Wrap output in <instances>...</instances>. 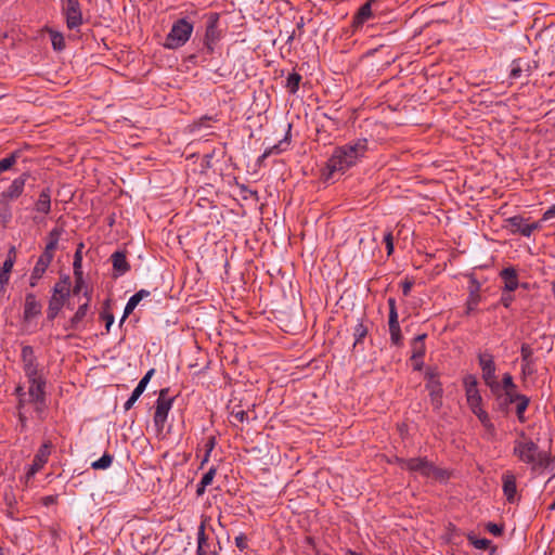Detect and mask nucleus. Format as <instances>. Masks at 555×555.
Returning <instances> with one entry per match:
<instances>
[{
    "instance_id": "1",
    "label": "nucleus",
    "mask_w": 555,
    "mask_h": 555,
    "mask_svg": "<svg viewBox=\"0 0 555 555\" xmlns=\"http://www.w3.org/2000/svg\"><path fill=\"white\" fill-rule=\"evenodd\" d=\"M367 152V140L358 139L334 149L333 154L321 170V179L328 182L336 173L344 175L354 166Z\"/></svg>"
},
{
    "instance_id": "2",
    "label": "nucleus",
    "mask_w": 555,
    "mask_h": 555,
    "mask_svg": "<svg viewBox=\"0 0 555 555\" xmlns=\"http://www.w3.org/2000/svg\"><path fill=\"white\" fill-rule=\"evenodd\" d=\"M519 439L514 441L513 454L522 463L531 466L532 470L546 468L551 463V455L546 451H541L539 446L527 437L521 430Z\"/></svg>"
},
{
    "instance_id": "3",
    "label": "nucleus",
    "mask_w": 555,
    "mask_h": 555,
    "mask_svg": "<svg viewBox=\"0 0 555 555\" xmlns=\"http://www.w3.org/2000/svg\"><path fill=\"white\" fill-rule=\"evenodd\" d=\"M194 26L191 22L186 18H179L172 24L170 31L166 36L164 47L175 50L184 46L189 41Z\"/></svg>"
},
{
    "instance_id": "4",
    "label": "nucleus",
    "mask_w": 555,
    "mask_h": 555,
    "mask_svg": "<svg viewBox=\"0 0 555 555\" xmlns=\"http://www.w3.org/2000/svg\"><path fill=\"white\" fill-rule=\"evenodd\" d=\"M440 374L437 367L429 366L425 371V388L428 390L430 404L435 411H439L442 406L443 389L440 383Z\"/></svg>"
},
{
    "instance_id": "5",
    "label": "nucleus",
    "mask_w": 555,
    "mask_h": 555,
    "mask_svg": "<svg viewBox=\"0 0 555 555\" xmlns=\"http://www.w3.org/2000/svg\"><path fill=\"white\" fill-rule=\"evenodd\" d=\"M478 361L486 385L491 389L493 393H496L500 390V384L498 383L495 376V363L493 356L487 351L479 353Z\"/></svg>"
},
{
    "instance_id": "6",
    "label": "nucleus",
    "mask_w": 555,
    "mask_h": 555,
    "mask_svg": "<svg viewBox=\"0 0 555 555\" xmlns=\"http://www.w3.org/2000/svg\"><path fill=\"white\" fill-rule=\"evenodd\" d=\"M61 3L67 28L70 30L78 29L83 23L79 0H61Z\"/></svg>"
},
{
    "instance_id": "7",
    "label": "nucleus",
    "mask_w": 555,
    "mask_h": 555,
    "mask_svg": "<svg viewBox=\"0 0 555 555\" xmlns=\"http://www.w3.org/2000/svg\"><path fill=\"white\" fill-rule=\"evenodd\" d=\"M172 401L173 398L169 397L168 388H164L159 391L154 413V424L158 430H162L164 428L168 413L172 405Z\"/></svg>"
},
{
    "instance_id": "8",
    "label": "nucleus",
    "mask_w": 555,
    "mask_h": 555,
    "mask_svg": "<svg viewBox=\"0 0 555 555\" xmlns=\"http://www.w3.org/2000/svg\"><path fill=\"white\" fill-rule=\"evenodd\" d=\"M397 463L401 468L413 473H420L423 476H430L434 465L426 457L397 459Z\"/></svg>"
},
{
    "instance_id": "9",
    "label": "nucleus",
    "mask_w": 555,
    "mask_h": 555,
    "mask_svg": "<svg viewBox=\"0 0 555 555\" xmlns=\"http://www.w3.org/2000/svg\"><path fill=\"white\" fill-rule=\"evenodd\" d=\"M30 173L28 171L23 172L21 176L15 178L11 184L0 194L1 203H11L17 199L24 192L25 183L29 179Z\"/></svg>"
},
{
    "instance_id": "10",
    "label": "nucleus",
    "mask_w": 555,
    "mask_h": 555,
    "mask_svg": "<svg viewBox=\"0 0 555 555\" xmlns=\"http://www.w3.org/2000/svg\"><path fill=\"white\" fill-rule=\"evenodd\" d=\"M219 14L212 13L207 22L204 46L209 54L214 53L215 44L220 39V30L218 29Z\"/></svg>"
},
{
    "instance_id": "11",
    "label": "nucleus",
    "mask_w": 555,
    "mask_h": 555,
    "mask_svg": "<svg viewBox=\"0 0 555 555\" xmlns=\"http://www.w3.org/2000/svg\"><path fill=\"white\" fill-rule=\"evenodd\" d=\"M52 449L50 441L44 442L34 456L33 464L26 473V478H33L48 462Z\"/></svg>"
},
{
    "instance_id": "12",
    "label": "nucleus",
    "mask_w": 555,
    "mask_h": 555,
    "mask_svg": "<svg viewBox=\"0 0 555 555\" xmlns=\"http://www.w3.org/2000/svg\"><path fill=\"white\" fill-rule=\"evenodd\" d=\"M21 357L27 378L39 376L38 363L33 347L24 346L22 348Z\"/></svg>"
},
{
    "instance_id": "13",
    "label": "nucleus",
    "mask_w": 555,
    "mask_h": 555,
    "mask_svg": "<svg viewBox=\"0 0 555 555\" xmlns=\"http://www.w3.org/2000/svg\"><path fill=\"white\" fill-rule=\"evenodd\" d=\"M28 382L30 384L28 393L29 397L31 398V401L43 404L46 401V378L39 375L33 378H28Z\"/></svg>"
},
{
    "instance_id": "14",
    "label": "nucleus",
    "mask_w": 555,
    "mask_h": 555,
    "mask_svg": "<svg viewBox=\"0 0 555 555\" xmlns=\"http://www.w3.org/2000/svg\"><path fill=\"white\" fill-rule=\"evenodd\" d=\"M495 396V402H496V410L500 411L503 414H507L509 409V404H513L517 401L515 397H519L521 393H518L517 390H508L501 392L500 390L496 393H493Z\"/></svg>"
},
{
    "instance_id": "15",
    "label": "nucleus",
    "mask_w": 555,
    "mask_h": 555,
    "mask_svg": "<svg viewBox=\"0 0 555 555\" xmlns=\"http://www.w3.org/2000/svg\"><path fill=\"white\" fill-rule=\"evenodd\" d=\"M155 373V370L154 369H151L146 372V374L142 377V379L139 382V384L137 385V387L134 388V390L132 391L130 398L125 402L124 404V409L125 411H129L133 405L134 403L137 402V400L140 398V396L143 393V391L145 390L150 379L152 378V376L154 375Z\"/></svg>"
},
{
    "instance_id": "16",
    "label": "nucleus",
    "mask_w": 555,
    "mask_h": 555,
    "mask_svg": "<svg viewBox=\"0 0 555 555\" xmlns=\"http://www.w3.org/2000/svg\"><path fill=\"white\" fill-rule=\"evenodd\" d=\"M111 261L114 269V278L121 276L130 271V264L127 261L126 251L117 250L112 254Z\"/></svg>"
},
{
    "instance_id": "17",
    "label": "nucleus",
    "mask_w": 555,
    "mask_h": 555,
    "mask_svg": "<svg viewBox=\"0 0 555 555\" xmlns=\"http://www.w3.org/2000/svg\"><path fill=\"white\" fill-rule=\"evenodd\" d=\"M85 297L86 301L78 307L77 311L69 320L68 325L65 327L66 330H77L83 318L87 315L89 304L91 300V291H86Z\"/></svg>"
},
{
    "instance_id": "18",
    "label": "nucleus",
    "mask_w": 555,
    "mask_h": 555,
    "mask_svg": "<svg viewBox=\"0 0 555 555\" xmlns=\"http://www.w3.org/2000/svg\"><path fill=\"white\" fill-rule=\"evenodd\" d=\"M52 260L53 259L48 256L42 254L40 255L30 274L29 285L31 287L37 285L38 281L42 278Z\"/></svg>"
},
{
    "instance_id": "19",
    "label": "nucleus",
    "mask_w": 555,
    "mask_h": 555,
    "mask_svg": "<svg viewBox=\"0 0 555 555\" xmlns=\"http://www.w3.org/2000/svg\"><path fill=\"white\" fill-rule=\"evenodd\" d=\"M500 278L504 282V292H514L519 286L517 270L513 267L504 268L500 272Z\"/></svg>"
},
{
    "instance_id": "20",
    "label": "nucleus",
    "mask_w": 555,
    "mask_h": 555,
    "mask_svg": "<svg viewBox=\"0 0 555 555\" xmlns=\"http://www.w3.org/2000/svg\"><path fill=\"white\" fill-rule=\"evenodd\" d=\"M41 304L34 293H27L24 305V320L28 321L41 313Z\"/></svg>"
},
{
    "instance_id": "21",
    "label": "nucleus",
    "mask_w": 555,
    "mask_h": 555,
    "mask_svg": "<svg viewBox=\"0 0 555 555\" xmlns=\"http://www.w3.org/2000/svg\"><path fill=\"white\" fill-rule=\"evenodd\" d=\"M503 492L509 503L515 502L517 495L516 477L513 473L506 472L502 476Z\"/></svg>"
},
{
    "instance_id": "22",
    "label": "nucleus",
    "mask_w": 555,
    "mask_h": 555,
    "mask_svg": "<svg viewBox=\"0 0 555 555\" xmlns=\"http://www.w3.org/2000/svg\"><path fill=\"white\" fill-rule=\"evenodd\" d=\"M63 232H64V229L61 227H55L49 232L48 237H47L48 242H47V245L44 247L42 255L48 256L53 259L54 251L57 248V244H59V241H60Z\"/></svg>"
},
{
    "instance_id": "23",
    "label": "nucleus",
    "mask_w": 555,
    "mask_h": 555,
    "mask_svg": "<svg viewBox=\"0 0 555 555\" xmlns=\"http://www.w3.org/2000/svg\"><path fill=\"white\" fill-rule=\"evenodd\" d=\"M15 247H11V249L8 253V257L2 263V267L0 268V285L3 287L9 283L10 280V273L13 269L14 262H15Z\"/></svg>"
},
{
    "instance_id": "24",
    "label": "nucleus",
    "mask_w": 555,
    "mask_h": 555,
    "mask_svg": "<svg viewBox=\"0 0 555 555\" xmlns=\"http://www.w3.org/2000/svg\"><path fill=\"white\" fill-rule=\"evenodd\" d=\"M374 0H370L362 4L358 12L354 14L352 20V27L359 28L361 27L371 16H372V2Z\"/></svg>"
},
{
    "instance_id": "25",
    "label": "nucleus",
    "mask_w": 555,
    "mask_h": 555,
    "mask_svg": "<svg viewBox=\"0 0 555 555\" xmlns=\"http://www.w3.org/2000/svg\"><path fill=\"white\" fill-rule=\"evenodd\" d=\"M150 296V292L146 291V289H140L139 292H137L134 295H132L126 307H125V311H124V315L120 320V324H122L125 322V320L128 318L129 314L132 313V311L135 309V307L139 305V302L143 299V298H146Z\"/></svg>"
},
{
    "instance_id": "26",
    "label": "nucleus",
    "mask_w": 555,
    "mask_h": 555,
    "mask_svg": "<svg viewBox=\"0 0 555 555\" xmlns=\"http://www.w3.org/2000/svg\"><path fill=\"white\" fill-rule=\"evenodd\" d=\"M511 231L513 233H519L522 236L529 237V233H527L529 228V223H526V219L522 216H513L506 220Z\"/></svg>"
},
{
    "instance_id": "27",
    "label": "nucleus",
    "mask_w": 555,
    "mask_h": 555,
    "mask_svg": "<svg viewBox=\"0 0 555 555\" xmlns=\"http://www.w3.org/2000/svg\"><path fill=\"white\" fill-rule=\"evenodd\" d=\"M35 209L38 212L48 215L51 210V192L49 188L43 189L35 204Z\"/></svg>"
},
{
    "instance_id": "28",
    "label": "nucleus",
    "mask_w": 555,
    "mask_h": 555,
    "mask_svg": "<svg viewBox=\"0 0 555 555\" xmlns=\"http://www.w3.org/2000/svg\"><path fill=\"white\" fill-rule=\"evenodd\" d=\"M426 334H420L417 335L411 343V347H412V356H411V360H420V358H424L425 356V352H426V347H425V338H426Z\"/></svg>"
},
{
    "instance_id": "29",
    "label": "nucleus",
    "mask_w": 555,
    "mask_h": 555,
    "mask_svg": "<svg viewBox=\"0 0 555 555\" xmlns=\"http://www.w3.org/2000/svg\"><path fill=\"white\" fill-rule=\"evenodd\" d=\"M70 295V280L69 276H65L60 280L53 287L52 296H56L63 299H67Z\"/></svg>"
},
{
    "instance_id": "30",
    "label": "nucleus",
    "mask_w": 555,
    "mask_h": 555,
    "mask_svg": "<svg viewBox=\"0 0 555 555\" xmlns=\"http://www.w3.org/2000/svg\"><path fill=\"white\" fill-rule=\"evenodd\" d=\"M65 301H66V299H63V298H60L56 296H51V298L49 300V307L47 310L48 320L52 321L56 318V315L59 314V312L65 305Z\"/></svg>"
},
{
    "instance_id": "31",
    "label": "nucleus",
    "mask_w": 555,
    "mask_h": 555,
    "mask_svg": "<svg viewBox=\"0 0 555 555\" xmlns=\"http://www.w3.org/2000/svg\"><path fill=\"white\" fill-rule=\"evenodd\" d=\"M205 521H202L197 532V555H207L208 537L205 533Z\"/></svg>"
},
{
    "instance_id": "32",
    "label": "nucleus",
    "mask_w": 555,
    "mask_h": 555,
    "mask_svg": "<svg viewBox=\"0 0 555 555\" xmlns=\"http://www.w3.org/2000/svg\"><path fill=\"white\" fill-rule=\"evenodd\" d=\"M515 399H517V401L515 402V404H516L515 410H516L517 418L520 423H525L527 421L525 417V412L529 406L530 399L525 395L515 397Z\"/></svg>"
},
{
    "instance_id": "33",
    "label": "nucleus",
    "mask_w": 555,
    "mask_h": 555,
    "mask_svg": "<svg viewBox=\"0 0 555 555\" xmlns=\"http://www.w3.org/2000/svg\"><path fill=\"white\" fill-rule=\"evenodd\" d=\"M22 156V151L16 150L9 154L7 157L0 160V173L7 170L12 169V167L17 163V160Z\"/></svg>"
},
{
    "instance_id": "34",
    "label": "nucleus",
    "mask_w": 555,
    "mask_h": 555,
    "mask_svg": "<svg viewBox=\"0 0 555 555\" xmlns=\"http://www.w3.org/2000/svg\"><path fill=\"white\" fill-rule=\"evenodd\" d=\"M473 413L478 417V420L481 422V424L488 431L494 433V425L491 422L487 411H485L482 408H478L477 410L473 411Z\"/></svg>"
},
{
    "instance_id": "35",
    "label": "nucleus",
    "mask_w": 555,
    "mask_h": 555,
    "mask_svg": "<svg viewBox=\"0 0 555 555\" xmlns=\"http://www.w3.org/2000/svg\"><path fill=\"white\" fill-rule=\"evenodd\" d=\"M301 79V75L296 72L288 75L286 79V88L289 93L295 94L298 91Z\"/></svg>"
},
{
    "instance_id": "36",
    "label": "nucleus",
    "mask_w": 555,
    "mask_h": 555,
    "mask_svg": "<svg viewBox=\"0 0 555 555\" xmlns=\"http://www.w3.org/2000/svg\"><path fill=\"white\" fill-rule=\"evenodd\" d=\"M388 326H389L391 344L395 346H398V347L401 346L403 337L401 334L400 324L392 323V324H388Z\"/></svg>"
},
{
    "instance_id": "37",
    "label": "nucleus",
    "mask_w": 555,
    "mask_h": 555,
    "mask_svg": "<svg viewBox=\"0 0 555 555\" xmlns=\"http://www.w3.org/2000/svg\"><path fill=\"white\" fill-rule=\"evenodd\" d=\"M478 288L479 286H477L476 289L470 291L469 293L468 299L466 301V314H470L476 309L480 301Z\"/></svg>"
},
{
    "instance_id": "38",
    "label": "nucleus",
    "mask_w": 555,
    "mask_h": 555,
    "mask_svg": "<svg viewBox=\"0 0 555 555\" xmlns=\"http://www.w3.org/2000/svg\"><path fill=\"white\" fill-rule=\"evenodd\" d=\"M369 328L363 324L362 321H359L353 328L354 344L357 346L359 343L363 340V338L367 335Z\"/></svg>"
},
{
    "instance_id": "39",
    "label": "nucleus",
    "mask_w": 555,
    "mask_h": 555,
    "mask_svg": "<svg viewBox=\"0 0 555 555\" xmlns=\"http://www.w3.org/2000/svg\"><path fill=\"white\" fill-rule=\"evenodd\" d=\"M113 463V456L108 453H104L99 460L91 464L93 469H106Z\"/></svg>"
},
{
    "instance_id": "40",
    "label": "nucleus",
    "mask_w": 555,
    "mask_h": 555,
    "mask_svg": "<svg viewBox=\"0 0 555 555\" xmlns=\"http://www.w3.org/2000/svg\"><path fill=\"white\" fill-rule=\"evenodd\" d=\"M387 304L389 307L388 324L399 323L396 299L392 297H389L387 300Z\"/></svg>"
},
{
    "instance_id": "41",
    "label": "nucleus",
    "mask_w": 555,
    "mask_h": 555,
    "mask_svg": "<svg viewBox=\"0 0 555 555\" xmlns=\"http://www.w3.org/2000/svg\"><path fill=\"white\" fill-rule=\"evenodd\" d=\"M291 127H292V126H291V125H288V131H287V133H286V135H285L284 140L280 141V143H279V144L273 145L272 147H270V149L266 150V151H264V153L259 157V162H261V160H263L264 158L269 157L272 153H280V152H281V149H280L281 144H282L283 142L288 141V139H289V131H291Z\"/></svg>"
},
{
    "instance_id": "42",
    "label": "nucleus",
    "mask_w": 555,
    "mask_h": 555,
    "mask_svg": "<svg viewBox=\"0 0 555 555\" xmlns=\"http://www.w3.org/2000/svg\"><path fill=\"white\" fill-rule=\"evenodd\" d=\"M51 42L54 50L61 51L65 47L64 36L57 31H51Z\"/></svg>"
},
{
    "instance_id": "43",
    "label": "nucleus",
    "mask_w": 555,
    "mask_h": 555,
    "mask_svg": "<svg viewBox=\"0 0 555 555\" xmlns=\"http://www.w3.org/2000/svg\"><path fill=\"white\" fill-rule=\"evenodd\" d=\"M468 541L478 550H486L490 546L491 541L488 539H478L474 534H468Z\"/></svg>"
},
{
    "instance_id": "44",
    "label": "nucleus",
    "mask_w": 555,
    "mask_h": 555,
    "mask_svg": "<svg viewBox=\"0 0 555 555\" xmlns=\"http://www.w3.org/2000/svg\"><path fill=\"white\" fill-rule=\"evenodd\" d=\"M74 276H75V285L72 289L73 295L79 294L83 288H86L85 292L89 291L85 285L82 272H74Z\"/></svg>"
},
{
    "instance_id": "45",
    "label": "nucleus",
    "mask_w": 555,
    "mask_h": 555,
    "mask_svg": "<svg viewBox=\"0 0 555 555\" xmlns=\"http://www.w3.org/2000/svg\"><path fill=\"white\" fill-rule=\"evenodd\" d=\"M82 248H83V244H82V243H80V244L78 245L77 250L75 251V255H74V262H73L74 272H82V271H81V263H82Z\"/></svg>"
},
{
    "instance_id": "46",
    "label": "nucleus",
    "mask_w": 555,
    "mask_h": 555,
    "mask_svg": "<svg viewBox=\"0 0 555 555\" xmlns=\"http://www.w3.org/2000/svg\"><path fill=\"white\" fill-rule=\"evenodd\" d=\"M503 388L504 391L508 390H517V386L514 383L513 376L509 373H505L502 378V385L500 388Z\"/></svg>"
},
{
    "instance_id": "47",
    "label": "nucleus",
    "mask_w": 555,
    "mask_h": 555,
    "mask_svg": "<svg viewBox=\"0 0 555 555\" xmlns=\"http://www.w3.org/2000/svg\"><path fill=\"white\" fill-rule=\"evenodd\" d=\"M521 362L532 363L533 349L529 344H522L520 348Z\"/></svg>"
},
{
    "instance_id": "48",
    "label": "nucleus",
    "mask_w": 555,
    "mask_h": 555,
    "mask_svg": "<svg viewBox=\"0 0 555 555\" xmlns=\"http://www.w3.org/2000/svg\"><path fill=\"white\" fill-rule=\"evenodd\" d=\"M215 446H216V437L215 436L208 437L207 441L205 443L206 453H205V456H204V459L202 461V464H204L205 462L208 461L210 452L214 450Z\"/></svg>"
},
{
    "instance_id": "49",
    "label": "nucleus",
    "mask_w": 555,
    "mask_h": 555,
    "mask_svg": "<svg viewBox=\"0 0 555 555\" xmlns=\"http://www.w3.org/2000/svg\"><path fill=\"white\" fill-rule=\"evenodd\" d=\"M384 243L386 245L387 255L390 256L393 253V236L391 231L385 233Z\"/></svg>"
},
{
    "instance_id": "50",
    "label": "nucleus",
    "mask_w": 555,
    "mask_h": 555,
    "mask_svg": "<svg viewBox=\"0 0 555 555\" xmlns=\"http://www.w3.org/2000/svg\"><path fill=\"white\" fill-rule=\"evenodd\" d=\"M521 74H522V68L519 64V61H514L512 64L509 77L512 79H518L521 76Z\"/></svg>"
},
{
    "instance_id": "51",
    "label": "nucleus",
    "mask_w": 555,
    "mask_h": 555,
    "mask_svg": "<svg viewBox=\"0 0 555 555\" xmlns=\"http://www.w3.org/2000/svg\"><path fill=\"white\" fill-rule=\"evenodd\" d=\"M513 300H514V296L512 295V292L503 291L501 299H500L501 305L508 309L511 307Z\"/></svg>"
},
{
    "instance_id": "52",
    "label": "nucleus",
    "mask_w": 555,
    "mask_h": 555,
    "mask_svg": "<svg viewBox=\"0 0 555 555\" xmlns=\"http://www.w3.org/2000/svg\"><path fill=\"white\" fill-rule=\"evenodd\" d=\"M486 528L493 535H501L504 530L503 525H498L494 522H488Z\"/></svg>"
},
{
    "instance_id": "53",
    "label": "nucleus",
    "mask_w": 555,
    "mask_h": 555,
    "mask_svg": "<svg viewBox=\"0 0 555 555\" xmlns=\"http://www.w3.org/2000/svg\"><path fill=\"white\" fill-rule=\"evenodd\" d=\"M101 319L105 321L106 333H108L112 324L114 323V315H113V313H111L108 311H103L101 313Z\"/></svg>"
},
{
    "instance_id": "54",
    "label": "nucleus",
    "mask_w": 555,
    "mask_h": 555,
    "mask_svg": "<svg viewBox=\"0 0 555 555\" xmlns=\"http://www.w3.org/2000/svg\"><path fill=\"white\" fill-rule=\"evenodd\" d=\"M231 416H232L235 421H237V422H240V423H243V422H245V421H248V414H247V412H246V411H244V410H237V411L233 410V411H232V413H231Z\"/></svg>"
},
{
    "instance_id": "55",
    "label": "nucleus",
    "mask_w": 555,
    "mask_h": 555,
    "mask_svg": "<svg viewBox=\"0 0 555 555\" xmlns=\"http://www.w3.org/2000/svg\"><path fill=\"white\" fill-rule=\"evenodd\" d=\"M216 475V468L211 467L207 473L202 477L201 482L203 486H209L212 482V479Z\"/></svg>"
},
{
    "instance_id": "56",
    "label": "nucleus",
    "mask_w": 555,
    "mask_h": 555,
    "mask_svg": "<svg viewBox=\"0 0 555 555\" xmlns=\"http://www.w3.org/2000/svg\"><path fill=\"white\" fill-rule=\"evenodd\" d=\"M467 403H468V406L470 408V410L473 412V411L477 410L478 408H482L481 406L482 398H481V396L474 397V398H468L467 399Z\"/></svg>"
},
{
    "instance_id": "57",
    "label": "nucleus",
    "mask_w": 555,
    "mask_h": 555,
    "mask_svg": "<svg viewBox=\"0 0 555 555\" xmlns=\"http://www.w3.org/2000/svg\"><path fill=\"white\" fill-rule=\"evenodd\" d=\"M247 538L245 534L241 533L235 538V545L241 551L245 550L247 547Z\"/></svg>"
},
{
    "instance_id": "58",
    "label": "nucleus",
    "mask_w": 555,
    "mask_h": 555,
    "mask_svg": "<svg viewBox=\"0 0 555 555\" xmlns=\"http://www.w3.org/2000/svg\"><path fill=\"white\" fill-rule=\"evenodd\" d=\"M413 284L414 282L410 279H405L403 282H402V293L404 296H409L410 295V292L413 287Z\"/></svg>"
},
{
    "instance_id": "59",
    "label": "nucleus",
    "mask_w": 555,
    "mask_h": 555,
    "mask_svg": "<svg viewBox=\"0 0 555 555\" xmlns=\"http://www.w3.org/2000/svg\"><path fill=\"white\" fill-rule=\"evenodd\" d=\"M477 378L474 375H468L464 378L465 388L477 387Z\"/></svg>"
},
{
    "instance_id": "60",
    "label": "nucleus",
    "mask_w": 555,
    "mask_h": 555,
    "mask_svg": "<svg viewBox=\"0 0 555 555\" xmlns=\"http://www.w3.org/2000/svg\"><path fill=\"white\" fill-rule=\"evenodd\" d=\"M544 220H539L537 222H532V223H529V228L527 229V233H529V235H531L534 231L537 230H540L542 228V222Z\"/></svg>"
},
{
    "instance_id": "61",
    "label": "nucleus",
    "mask_w": 555,
    "mask_h": 555,
    "mask_svg": "<svg viewBox=\"0 0 555 555\" xmlns=\"http://www.w3.org/2000/svg\"><path fill=\"white\" fill-rule=\"evenodd\" d=\"M553 218H555V204L543 214L542 220H550Z\"/></svg>"
},
{
    "instance_id": "62",
    "label": "nucleus",
    "mask_w": 555,
    "mask_h": 555,
    "mask_svg": "<svg viewBox=\"0 0 555 555\" xmlns=\"http://www.w3.org/2000/svg\"><path fill=\"white\" fill-rule=\"evenodd\" d=\"M56 502H57V496L56 495H47V496L42 498V504L44 506L56 504Z\"/></svg>"
},
{
    "instance_id": "63",
    "label": "nucleus",
    "mask_w": 555,
    "mask_h": 555,
    "mask_svg": "<svg viewBox=\"0 0 555 555\" xmlns=\"http://www.w3.org/2000/svg\"><path fill=\"white\" fill-rule=\"evenodd\" d=\"M466 390V398H474L480 396L477 387H467Z\"/></svg>"
},
{
    "instance_id": "64",
    "label": "nucleus",
    "mask_w": 555,
    "mask_h": 555,
    "mask_svg": "<svg viewBox=\"0 0 555 555\" xmlns=\"http://www.w3.org/2000/svg\"><path fill=\"white\" fill-rule=\"evenodd\" d=\"M521 371L524 375H530L533 373L532 363L522 362Z\"/></svg>"
}]
</instances>
